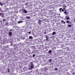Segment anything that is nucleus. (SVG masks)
Wrapping results in <instances>:
<instances>
[{
	"mask_svg": "<svg viewBox=\"0 0 75 75\" xmlns=\"http://www.w3.org/2000/svg\"><path fill=\"white\" fill-rule=\"evenodd\" d=\"M56 34V32H54L52 34V35H55Z\"/></svg>",
	"mask_w": 75,
	"mask_h": 75,
	"instance_id": "8",
	"label": "nucleus"
},
{
	"mask_svg": "<svg viewBox=\"0 0 75 75\" xmlns=\"http://www.w3.org/2000/svg\"><path fill=\"white\" fill-rule=\"evenodd\" d=\"M28 33L29 34H31V32H28Z\"/></svg>",
	"mask_w": 75,
	"mask_h": 75,
	"instance_id": "25",
	"label": "nucleus"
},
{
	"mask_svg": "<svg viewBox=\"0 0 75 75\" xmlns=\"http://www.w3.org/2000/svg\"><path fill=\"white\" fill-rule=\"evenodd\" d=\"M35 57V54H33V57Z\"/></svg>",
	"mask_w": 75,
	"mask_h": 75,
	"instance_id": "22",
	"label": "nucleus"
},
{
	"mask_svg": "<svg viewBox=\"0 0 75 75\" xmlns=\"http://www.w3.org/2000/svg\"><path fill=\"white\" fill-rule=\"evenodd\" d=\"M15 28H18V29H19L20 28H19V27H18V26H16Z\"/></svg>",
	"mask_w": 75,
	"mask_h": 75,
	"instance_id": "11",
	"label": "nucleus"
},
{
	"mask_svg": "<svg viewBox=\"0 0 75 75\" xmlns=\"http://www.w3.org/2000/svg\"><path fill=\"white\" fill-rule=\"evenodd\" d=\"M61 18H62V17H61Z\"/></svg>",
	"mask_w": 75,
	"mask_h": 75,
	"instance_id": "34",
	"label": "nucleus"
},
{
	"mask_svg": "<svg viewBox=\"0 0 75 75\" xmlns=\"http://www.w3.org/2000/svg\"><path fill=\"white\" fill-rule=\"evenodd\" d=\"M2 5H3V4H2V3H1V2L0 3V6H2Z\"/></svg>",
	"mask_w": 75,
	"mask_h": 75,
	"instance_id": "19",
	"label": "nucleus"
},
{
	"mask_svg": "<svg viewBox=\"0 0 75 75\" xmlns=\"http://www.w3.org/2000/svg\"><path fill=\"white\" fill-rule=\"evenodd\" d=\"M64 14H65L66 15H67V14H68V13H67V11L64 12Z\"/></svg>",
	"mask_w": 75,
	"mask_h": 75,
	"instance_id": "13",
	"label": "nucleus"
},
{
	"mask_svg": "<svg viewBox=\"0 0 75 75\" xmlns=\"http://www.w3.org/2000/svg\"><path fill=\"white\" fill-rule=\"evenodd\" d=\"M10 43H11V42H10Z\"/></svg>",
	"mask_w": 75,
	"mask_h": 75,
	"instance_id": "35",
	"label": "nucleus"
},
{
	"mask_svg": "<svg viewBox=\"0 0 75 75\" xmlns=\"http://www.w3.org/2000/svg\"><path fill=\"white\" fill-rule=\"evenodd\" d=\"M66 20H69V17L68 16H66Z\"/></svg>",
	"mask_w": 75,
	"mask_h": 75,
	"instance_id": "5",
	"label": "nucleus"
},
{
	"mask_svg": "<svg viewBox=\"0 0 75 75\" xmlns=\"http://www.w3.org/2000/svg\"><path fill=\"white\" fill-rule=\"evenodd\" d=\"M29 39H33V37H32V36H30L29 37Z\"/></svg>",
	"mask_w": 75,
	"mask_h": 75,
	"instance_id": "9",
	"label": "nucleus"
},
{
	"mask_svg": "<svg viewBox=\"0 0 75 75\" xmlns=\"http://www.w3.org/2000/svg\"><path fill=\"white\" fill-rule=\"evenodd\" d=\"M23 22V21H20L18 22V24H20V23H22Z\"/></svg>",
	"mask_w": 75,
	"mask_h": 75,
	"instance_id": "6",
	"label": "nucleus"
},
{
	"mask_svg": "<svg viewBox=\"0 0 75 75\" xmlns=\"http://www.w3.org/2000/svg\"><path fill=\"white\" fill-rule=\"evenodd\" d=\"M23 11L24 13H27V11L24 9L23 10Z\"/></svg>",
	"mask_w": 75,
	"mask_h": 75,
	"instance_id": "7",
	"label": "nucleus"
},
{
	"mask_svg": "<svg viewBox=\"0 0 75 75\" xmlns=\"http://www.w3.org/2000/svg\"><path fill=\"white\" fill-rule=\"evenodd\" d=\"M68 27H71V25H68Z\"/></svg>",
	"mask_w": 75,
	"mask_h": 75,
	"instance_id": "16",
	"label": "nucleus"
},
{
	"mask_svg": "<svg viewBox=\"0 0 75 75\" xmlns=\"http://www.w3.org/2000/svg\"><path fill=\"white\" fill-rule=\"evenodd\" d=\"M65 11V10L64 9H63L62 10V11Z\"/></svg>",
	"mask_w": 75,
	"mask_h": 75,
	"instance_id": "23",
	"label": "nucleus"
},
{
	"mask_svg": "<svg viewBox=\"0 0 75 75\" xmlns=\"http://www.w3.org/2000/svg\"><path fill=\"white\" fill-rule=\"evenodd\" d=\"M66 22L67 23H69V22L68 21H66Z\"/></svg>",
	"mask_w": 75,
	"mask_h": 75,
	"instance_id": "20",
	"label": "nucleus"
},
{
	"mask_svg": "<svg viewBox=\"0 0 75 75\" xmlns=\"http://www.w3.org/2000/svg\"><path fill=\"white\" fill-rule=\"evenodd\" d=\"M54 70H55V71H57V70H58V68H55L54 69Z\"/></svg>",
	"mask_w": 75,
	"mask_h": 75,
	"instance_id": "15",
	"label": "nucleus"
},
{
	"mask_svg": "<svg viewBox=\"0 0 75 75\" xmlns=\"http://www.w3.org/2000/svg\"><path fill=\"white\" fill-rule=\"evenodd\" d=\"M33 68H34V64H31L30 65V67H29V69L30 70H31Z\"/></svg>",
	"mask_w": 75,
	"mask_h": 75,
	"instance_id": "1",
	"label": "nucleus"
},
{
	"mask_svg": "<svg viewBox=\"0 0 75 75\" xmlns=\"http://www.w3.org/2000/svg\"><path fill=\"white\" fill-rule=\"evenodd\" d=\"M49 62H51L52 61V59H50L49 60Z\"/></svg>",
	"mask_w": 75,
	"mask_h": 75,
	"instance_id": "18",
	"label": "nucleus"
},
{
	"mask_svg": "<svg viewBox=\"0 0 75 75\" xmlns=\"http://www.w3.org/2000/svg\"><path fill=\"white\" fill-rule=\"evenodd\" d=\"M12 30H11H11H10V31H12Z\"/></svg>",
	"mask_w": 75,
	"mask_h": 75,
	"instance_id": "31",
	"label": "nucleus"
},
{
	"mask_svg": "<svg viewBox=\"0 0 75 75\" xmlns=\"http://www.w3.org/2000/svg\"><path fill=\"white\" fill-rule=\"evenodd\" d=\"M8 72H10V71L9 70H8Z\"/></svg>",
	"mask_w": 75,
	"mask_h": 75,
	"instance_id": "28",
	"label": "nucleus"
},
{
	"mask_svg": "<svg viewBox=\"0 0 75 75\" xmlns=\"http://www.w3.org/2000/svg\"><path fill=\"white\" fill-rule=\"evenodd\" d=\"M0 16H1V17L3 18L4 17V14H2L1 13H0Z\"/></svg>",
	"mask_w": 75,
	"mask_h": 75,
	"instance_id": "3",
	"label": "nucleus"
},
{
	"mask_svg": "<svg viewBox=\"0 0 75 75\" xmlns=\"http://www.w3.org/2000/svg\"><path fill=\"white\" fill-rule=\"evenodd\" d=\"M3 21H5V19H3Z\"/></svg>",
	"mask_w": 75,
	"mask_h": 75,
	"instance_id": "26",
	"label": "nucleus"
},
{
	"mask_svg": "<svg viewBox=\"0 0 75 75\" xmlns=\"http://www.w3.org/2000/svg\"><path fill=\"white\" fill-rule=\"evenodd\" d=\"M67 7V6H63V7Z\"/></svg>",
	"mask_w": 75,
	"mask_h": 75,
	"instance_id": "21",
	"label": "nucleus"
},
{
	"mask_svg": "<svg viewBox=\"0 0 75 75\" xmlns=\"http://www.w3.org/2000/svg\"><path fill=\"white\" fill-rule=\"evenodd\" d=\"M26 18L28 19H30V16H26Z\"/></svg>",
	"mask_w": 75,
	"mask_h": 75,
	"instance_id": "10",
	"label": "nucleus"
},
{
	"mask_svg": "<svg viewBox=\"0 0 75 75\" xmlns=\"http://www.w3.org/2000/svg\"><path fill=\"white\" fill-rule=\"evenodd\" d=\"M1 10V8H0V11Z\"/></svg>",
	"mask_w": 75,
	"mask_h": 75,
	"instance_id": "32",
	"label": "nucleus"
},
{
	"mask_svg": "<svg viewBox=\"0 0 75 75\" xmlns=\"http://www.w3.org/2000/svg\"><path fill=\"white\" fill-rule=\"evenodd\" d=\"M0 11H1V12H2V13H3V11L2 10H1V9Z\"/></svg>",
	"mask_w": 75,
	"mask_h": 75,
	"instance_id": "24",
	"label": "nucleus"
},
{
	"mask_svg": "<svg viewBox=\"0 0 75 75\" xmlns=\"http://www.w3.org/2000/svg\"><path fill=\"white\" fill-rule=\"evenodd\" d=\"M46 40H48V39L47 38L46 39Z\"/></svg>",
	"mask_w": 75,
	"mask_h": 75,
	"instance_id": "30",
	"label": "nucleus"
},
{
	"mask_svg": "<svg viewBox=\"0 0 75 75\" xmlns=\"http://www.w3.org/2000/svg\"><path fill=\"white\" fill-rule=\"evenodd\" d=\"M8 34H9L10 37L11 36V35H12V33L11 32H9Z\"/></svg>",
	"mask_w": 75,
	"mask_h": 75,
	"instance_id": "4",
	"label": "nucleus"
},
{
	"mask_svg": "<svg viewBox=\"0 0 75 75\" xmlns=\"http://www.w3.org/2000/svg\"><path fill=\"white\" fill-rule=\"evenodd\" d=\"M65 8H63L64 9H65Z\"/></svg>",
	"mask_w": 75,
	"mask_h": 75,
	"instance_id": "27",
	"label": "nucleus"
},
{
	"mask_svg": "<svg viewBox=\"0 0 75 75\" xmlns=\"http://www.w3.org/2000/svg\"><path fill=\"white\" fill-rule=\"evenodd\" d=\"M63 22H64L63 23ZM61 23H63V24H65V22H64V21H61Z\"/></svg>",
	"mask_w": 75,
	"mask_h": 75,
	"instance_id": "12",
	"label": "nucleus"
},
{
	"mask_svg": "<svg viewBox=\"0 0 75 75\" xmlns=\"http://www.w3.org/2000/svg\"><path fill=\"white\" fill-rule=\"evenodd\" d=\"M42 21L40 20H38V23L39 24H40V25H41V23H42Z\"/></svg>",
	"mask_w": 75,
	"mask_h": 75,
	"instance_id": "2",
	"label": "nucleus"
},
{
	"mask_svg": "<svg viewBox=\"0 0 75 75\" xmlns=\"http://www.w3.org/2000/svg\"><path fill=\"white\" fill-rule=\"evenodd\" d=\"M27 4H28V3H26L25 4L26 5H27Z\"/></svg>",
	"mask_w": 75,
	"mask_h": 75,
	"instance_id": "29",
	"label": "nucleus"
},
{
	"mask_svg": "<svg viewBox=\"0 0 75 75\" xmlns=\"http://www.w3.org/2000/svg\"><path fill=\"white\" fill-rule=\"evenodd\" d=\"M74 21H75V19H74Z\"/></svg>",
	"mask_w": 75,
	"mask_h": 75,
	"instance_id": "33",
	"label": "nucleus"
},
{
	"mask_svg": "<svg viewBox=\"0 0 75 75\" xmlns=\"http://www.w3.org/2000/svg\"><path fill=\"white\" fill-rule=\"evenodd\" d=\"M0 70H1V69H0Z\"/></svg>",
	"mask_w": 75,
	"mask_h": 75,
	"instance_id": "36",
	"label": "nucleus"
},
{
	"mask_svg": "<svg viewBox=\"0 0 75 75\" xmlns=\"http://www.w3.org/2000/svg\"><path fill=\"white\" fill-rule=\"evenodd\" d=\"M51 52H52V51L51 50H50L49 51L48 53L49 54H50Z\"/></svg>",
	"mask_w": 75,
	"mask_h": 75,
	"instance_id": "14",
	"label": "nucleus"
},
{
	"mask_svg": "<svg viewBox=\"0 0 75 75\" xmlns=\"http://www.w3.org/2000/svg\"><path fill=\"white\" fill-rule=\"evenodd\" d=\"M61 10H62V8H60L59 9V11H60L61 12Z\"/></svg>",
	"mask_w": 75,
	"mask_h": 75,
	"instance_id": "17",
	"label": "nucleus"
}]
</instances>
